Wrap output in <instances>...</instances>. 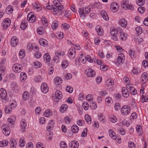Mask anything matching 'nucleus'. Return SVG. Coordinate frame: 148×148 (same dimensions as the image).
Here are the masks:
<instances>
[{"mask_svg": "<svg viewBox=\"0 0 148 148\" xmlns=\"http://www.w3.org/2000/svg\"><path fill=\"white\" fill-rule=\"evenodd\" d=\"M91 9L88 7H83L78 9V13L80 17L82 18H84L86 17V15L89 13L91 11Z\"/></svg>", "mask_w": 148, "mask_h": 148, "instance_id": "f257e3e1", "label": "nucleus"}, {"mask_svg": "<svg viewBox=\"0 0 148 148\" xmlns=\"http://www.w3.org/2000/svg\"><path fill=\"white\" fill-rule=\"evenodd\" d=\"M11 23L10 19L8 18H7L5 19L2 21L1 26L4 29H6L10 25Z\"/></svg>", "mask_w": 148, "mask_h": 148, "instance_id": "f03ea898", "label": "nucleus"}, {"mask_svg": "<svg viewBox=\"0 0 148 148\" xmlns=\"http://www.w3.org/2000/svg\"><path fill=\"white\" fill-rule=\"evenodd\" d=\"M125 57L123 54L120 53L118 56L116 60V63L118 65H121L125 62Z\"/></svg>", "mask_w": 148, "mask_h": 148, "instance_id": "7ed1b4c3", "label": "nucleus"}, {"mask_svg": "<svg viewBox=\"0 0 148 148\" xmlns=\"http://www.w3.org/2000/svg\"><path fill=\"white\" fill-rule=\"evenodd\" d=\"M3 133L6 136H8L10 133L9 127L7 124H3L1 127Z\"/></svg>", "mask_w": 148, "mask_h": 148, "instance_id": "20e7f679", "label": "nucleus"}, {"mask_svg": "<svg viewBox=\"0 0 148 148\" xmlns=\"http://www.w3.org/2000/svg\"><path fill=\"white\" fill-rule=\"evenodd\" d=\"M130 109L128 106H125L121 109V112L124 115H127L130 114Z\"/></svg>", "mask_w": 148, "mask_h": 148, "instance_id": "39448f33", "label": "nucleus"}, {"mask_svg": "<svg viewBox=\"0 0 148 148\" xmlns=\"http://www.w3.org/2000/svg\"><path fill=\"white\" fill-rule=\"evenodd\" d=\"M22 65L18 63L14 64L12 66L13 70L16 73L21 72L22 70Z\"/></svg>", "mask_w": 148, "mask_h": 148, "instance_id": "423d86ee", "label": "nucleus"}, {"mask_svg": "<svg viewBox=\"0 0 148 148\" xmlns=\"http://www.w3.org/2000/svg\"><path fill=\"white\" fill-rule=\"evenodd\" d=\"M6 91L5 89L3 88H1V98L2 99V101L5 102L7 101L6 98L7 95Z\"/></svg>", "mask_w": 148, "mask_h": 148, "instance_id": "0eeeda50", "label": "nucleus"}, {"mask_svg": "<svg viewBox=\"0 0 148 148\" xmlns=\"http://www.w3.org/2000/svg\"><path fill=\"white\" fill-rule=\"evenodd\" d=\"M126 87L129 90L130 92L132 95H135L137 94V90L131 84H127Z\"/></svg>", "mask_w": 148, "mask_h": 148, "instance_id": "6e6552de", "label": "nucleus"}, {"mask_svg": "<svg viewBox=\"0 0 148 148\" xmlns=\"http://www.w3.org/2000/svg\"><path fill=\"white\" fill-rule=\"evenodd\" d=\"M75 48L72 47L69 49L68 55L70 58L73 59L75 57L76 54Z\"/></svg>", "mask_w": 148, "mask_h": 148, "instance_id": "1a4fd4ad", "label": "nucleus"}, {"mask_svg": "<svg viewBox=\"0 0 148 148\" xmlns=\"http://www.w3.org/2000/svg\"><path fill=\"white\" fill-rule=\"evenodd\" d=\"M86 75L89 77H92L95 76L96 73L95 71L92 69L89 68L86 69Z\"/></svg>", "mask_w": 148, "mask_h": 148, "instance_id": "9d476101", "label": "nucleus"}, {"mask_svg": "<svg viewBox=\"0 0 148 148\" xmlns=\"http://www.w3.org/2000/svg\"><path fill=\"white\" fill-rule=\"evenodd\" d=\"M16 116L14 115H12L8 119V125L12 127L14 126V122L16 121Z\"/></svg>", "mask_w": 148, "mask_h": 148, "instance_id": "9b49d317", "label": "nucleus"}, {"mask_svg": "<svg viewBox=\"0 0 148 148\" xmlns=\"http://www.w3.org/2000/svg\"><path fill=\"white\" fill-rule=\"evenodd\" d=\"M119 7V6L117 3L114 2L111 4L110 8L113 12H115L118 10Z\"/></svg>", "mask_w": 148, "mask_h": 148, "instance_id": "f8f14e48", "label": "nucleus"}, {"mask_svg": "<svg viewBox=\"0 0 148 148\" xmlns=\"http://www.w3.org/2000/svg\"><path fill=\"white\" fill-rule=\"evenodd\" d=\"M7 69L4 65L1 66V80L2 79V76L5 77L7 76Z\"/></svg>", "mask_w": 148, "mask_h": 148, "instance_id": "ddd939ff", "label": "nucleus"}, {"mask_svg": "<svg viewBox=\"0 0 148 148\" xmlns=\"http://www.w3.org/2000/svg\"><path fill=\"white\" fill-rule=\"evenodd\" d=\"M41 91L44 94L46 93L49 90V88L47 84L45 83H42L41 86Z\"/></svg>", "mask_w": 148, "mask_h": 148, "instance_id": "4468645a", "label": "nucleus"}, {"mask_svg": "<svg viewBox=\"0 0 148 148\" xmlns=\"http://www.w3.org/2000/svg\"><path fill=\"white\" fill-rule=\"evenodd\" d=\"M18 40L16 37L14 36L11 38L10 44L13 47H15L18 45Z\"/></svg>", "mask_w": 148, "mask_h": 148, "instance_id": "2eb2a0df", "label": "nucleus"}, {"mask_svg": "<svg viewBox=\"0 0 148 148\" xmlns=\"http://www.w3.org/2000/svg\"><path fill=\"white\" fill-rule=\"evenodd\" d=\"M122 95L124 97L127 98L129 95V92L128 90L125 87H123L122 88Z\"/></svg>", "mask_w": 148, "mask_h": 148, "instance_id": "dca6fc26", "label": "nucleus"}, {"mask_svg": "<svg viewBox=\"0 0 148 148\" xmlns=\"http://www.w3.org/2000/svg\"><path fill=\"white\" fill-rule=\"evenodd\" d=\"M79 146V143L76 141H71L69 145L70 148H78Z\"/></svg>", "mask_w": 148, "mask_h": 148, "instance_id": "f3484780", "label": "nucleus"}, {"mask_svg": "<svg viewBox=\"0 0 148 148\" xmlns=\"http://www.w3.org/2000/svg\"><path fill=\"white\" fill-rule=\"evenodd\" d=\"M95 29L97 34L99 36H102L103 34V30L101 27L99 25L97 26Z\"/></svg>", "mask_w": 148, "mask_h": 148, "instance_id": "a211bd4d", "label": "nucleus"}, {"mask_svg": "<svg viewBox=\"0 0 148 148\" xmlns=\"http://www.w3.org/2000/svg\"><path fill=\"white\" fill-rule=\"evenodd\" d=\"M20 123L21 129V131L23 132L27 125L26 120L25 119H22Z\"/></svg>", "mask_w": 148, "mask_h": 148, "instance_id": "6ab92c4d", "label": "nucleus"}, {"mask_svg": "<svg viewBox=\"0 0 148 148\" xmlns=\"http://www.w3.org/2000/svg\"><path fill=\"white\" fill-rule=\"evenodd\" d=\"M142 82L143 83L146 82L148 79V75L146 72L143 73L141 75Z\"/></svg>", "mask_w": 148, "mask_h": 148, "instance_id": "aec40b11", "label": "nucleus"}, {"mask_svg": "<svg viewBox=\"0 0 148 148\" xmlns=\"http://www.w3.org/2000/svg\"><path fill=\"white\" fill-rule=\"evenodd\" d=\"M118 33L119 35H120L119 38L121 40H125L127 38V35L126 33L122 32L121 31Z\"/></svg>", "mask_w": 148, "mask_h": 148, "instance_id": "412c9836", "label": "nucleus"}, {"mask_svg": "<svg viewBox=\"0 0 148 148\" xmlns=\"http://www.w3.org/2000/svg\"><path fill=\"white\" fill-rule=\"evenodd\" d=\"M27 19L29 22L31 23H33L35 22V17L34 15L28 14L27 16Z\"/></svg>", "mask_w": 148, "mask_h": 148, "instance_id": "4be33fe9", "label": "nucleus"}, {"mask_svg": "<svg viewBox=\"0 0 148 148\" xmlns=\"http://www.w3.org/2000/svg\"><path fill=\"white\" fill-rule=\"evenodd\" d=\"M110 32L112 36H116L118 33V31L116 28L111 27L110 29Z\"/></svg>", "mask_w": 148, "mask_h": 148, "instance_id": "5701e85b", "label": "nucleus"}, {"mask_svg": "<svg viewBox=\"0 0 148 148\" xmlns=\"http://www.w3.org/2000/svg\"><path fill=\"white\" fill-rule=\"evenodd\" d=\"M100 14L101 17L104 20L108 21L109 20V17L107 15L106 12L104 10H102L100 12Z\"/></svg>", "mask_w": 148, "mask_h": 148, "instance_id": "b1692460", "label": "nucleus"}, {"mask_svg": "<svg viewBox=\"0 0 148 148\" xmlns=\"http://www.w3.org/2000/svg\"><path fill=\"white\" fill-rule=\"evenodd\" d=\"M40 44L42 46L44 47H46L48 44V42L45 39L40 38L39 40Z\"/></svg>", "mask_w": 148, "mask_h": 148, "instance_id": "393cba45", "label": "nucleus"}, {"mask_svg": "<svg viewBox=\"0 0 148 148\" xmlns=\"http://www.w3.org/2000/svg\"><path fill=\"white\" fill-rule=\"evenodd\" d=\"M41 21L42 25L45 27H46L48 26V23L47 19L44 16H42L41 17Z\"/></svg>", "mask_w": 148, "mask_h": 148, "instance_id": "a878e982", "label": "nucleus"}, {"mask_svg": "<svg viewBox=\"0 0 148 148\" xmlns=\"http://www.w3.org/2000/svg\"><path fill=\"white\" fill-rule=\"evenodd\" d=\"M43 58L44 61L47 62H49L51 60L50 55L48 53H46L44 54Z\"/></svg>", "mask_w": 148, "mask_h": 148, "instance_id": "bb28decb", "label": "nucleus"}, {"mask_svg": "<svg viewBox=\"0 0 148 148\" xmlns=\"http://www.w3.org/2000/svg\"><path fill=\"white\" fill-rule=\"evenodd\" d=\"M119 24L122 27H125L127 25V23L126 21L124 18H122L121 19L119 22Z\"/></svg>", "mask_w": 148, "mask_h": 148, "instance_id": "cd10ccee", "label": "nucleus"}, {"mask_svg": "<svg viewBox=\"0 0 148 148\" xmlns=\"http://www.w3.org/2000/svg\"><path fill=\"white\" fill-rule=\"evenodd\" d=\"M114 84V82L113 80H108L106 82V86L107 87L111 88L112 87V86Z\"/></svg>", "mask_w": 148, "mask_h": 148, "instance_id": "c85d7f7f", "label": "nucleus"}, {"mask_svg": "<svg viewBox=\"0 0 148 148\" xmlns=\"http://www.w3.org/2000/svg\"><path fill=\"white\" fill-rule=\"evenodd\" d=\"M105 103L107 106H110L112 103V100L110 97H107L105 99Z\"/></svg>", "mask_w": 148, "mask_h": 148, "instance_id": "c756f323", "label": "nucleus"}, {"mask_svg": "<svg viewBox=\"0 0 148 148\" xmlns=\"http://www.w3.org/2000/svg\"><path fill=\"white\" fill-rule=\"evenodd\" d=\"M37 32L39 35H42L45 33V29L42 27H38L37 29Z\"/></svg>", "mask_w": 148, "mask_h": 148, "instance_id": "7c9ffc66", "label": "nucleus"}, {"mask_svg": "<svg viewBox=\"0 0 148 148\" xmlns=\"http://www.w3.org/2000/svg\"><path fill=\"white\" fill-rule=\"evenodd\" d=\"M55 96L56 99H60L62 98V95L60 91L57 90L55 93Z\"/></svg>", "mask_w": 148, "mask_h": 148, "instance_id": "2f4dec72", "label": "nucleus"}, {"mask_svg": "<svg viewBox=\"0 0 148 148\" xmlns=\"http://www.w3.org/2000/svg\"><path fill=\"white\" fill-rule=\"evenodd\" d=\"M6 12L9 14H11L13 11V7L11 5L8 6L6 8Z\"/></svg>", "mask_w": 148, "mask_h": 148, "instance_id": "473e14b6", "label": "nucleus"}, {"mask_svg": "<svg viewBox=\"0 0 148 148\" xmlns=\"http://www.w3.org/2000/svg\"><path fill=\"white\" fill-rule=\"evenodd\" d=\"M14 109V107H11V106H7L5 108V112L6 114H10L12 112V109Z\"/></svg>", "mask_w": 148, "mask_h": 148, "instance_id": "72a5a7b5", "label": "nucleus"}, {"mask_svg": "<svg viewBox=\"0 0 148 148\" xmlns=\"http://www.w3.org/2000/svg\"><path fill=\"white\" fill-rule=\"evenodd\" d=\"M108 133L110 136L113 139L115 138H116V134L115 132L112 130L110 129L108 131Z\"/></svg>", "mask_w": 148, "mask_h": 148, "instance_id": "f704fd0d", "label": "nucleus"}, {"mask_svg": "<svg viewBox=\"0 0 148 148\" xmlns=\"http://www.w3.org/2000/svg\"><path fill=\"white\" fill-rule=\"evenodd\" d=\"M27 78V75L25 73L22 72L20 75V79L21 81L24 82Z\"/></svg>", "mask_w": 148, "mask_h": 148, "instance_id": "c9c22d12", "label": "nucleus"}, {"mask_svg": "<svg viewBox=\"0 0 148 148\" xmlns=\"http://www.w3.org/2000/svg\"><path fill=\"white\" fill-rule=\"evenodd\" d=\"M52 10L54 15H56L58 12L59 11L56 4H54V5H53Z\"/></svg>", "mask_w": 148, "mask_h": 148, "instance_id": "e433bc0d", "label": "nucleus"}, {"mask_svg": "<svg viewBox=\"0 0 148 148\" xmlns=\"http://www.w3.org/2000/svg\"><path fill=\"white\" fill-rule=\"evenodd\" d=\"M98 119L102 123H103L106 121L105 117L102 114H99Z\"/></svg>", "mask_w": 148, "mask_h": 148, "instance_id": "4c0bfd02", "label": "nucleus"}, {"mask_svg": "<svg viewBox=\"0 0 148 148\" xmlns=\"http://www.w3.org/2000/svg\"><path fill=\"white\" fill-rule=\"evenodd\" d=\"M54 3L56 4L57 6V8L59 11H61L63 8V6L61 5V4L59 1L57 2L56 1H54Z\"/></svg>", "mask_w": 148, "mask_h": 148, "instance_id": "58836bf2", "label": "nucleus"}, {"mask_svg": "<svg viewBox=\"0 0 148 148\" xmlns=\"http://www.w3.org/2000/svg\"><path fill=\"white\" fill-rule=\"evenodd\" d=\"M71 130L74 133H77L79 131V127L75 125H73L71 127Z\"/></svg>", "mask_w": 148, "mask_h": 148, "instance_id": "ea45409f", "label": "nucleus"}, {"mask_svg": "<svg viewBox=\"0 0 148 148\" xmlns=\"http://www.w3.org/2000/svg\"><path fill=\"white\" fill-rule=\"evenodd\" d=\"M29 97V94L27 91H25L22 95L23 99L24 101H26L28 99Z\"/></svg>", "mask_w": 148, "mask_h": 148, "instance_id": "a19ab883", "label": "nucleus"}, {"mask_svg": "<svg viewBox=\"0 0 148 148\" xmlns=\"http://www.w3.org/2000/svg\"><path fill=\"white\" fill-rule=\"evenodd\" d=\"M34 67L35 68H38L41 67L42 64L41 62L38 61H36L33 63Z\"/></svg>", "mask_w": 148, "mask_h": 148, "instance_id": "79ce46f5", "label": "nucleus"}, {"mask_svg": "<svg viewBox=\"0 0 148 148\" xmlns=\"http://www.w3.org/2000/svg\"><path fill=\"white\" fill-rule=\"evenodd\" d=\"M136 131L139 135H141L143 134L142 127L141 126H137L136 127Z\"/></svg>", "mask_w": 148, "mask_h": 148, "instance_id": "37998d69", "label": "nucleus"}, {"mask_svg": "<svg viewBox=\"0 0 148 148\" xmlns=\"http://www.w3.org/2000/svg\"><path fill=\"white\" fill-rule=\"evenodd\" d=\"M19 142L20 143L19 146L20 147H23L24 146L25 144V142L23 137H21L20 138Z\"/></svg>", "mask_w": 148, "mask_h": 148, "instance_id": "c03bdc74", "label": "nucleus"}, {"mask_svg": "<svg viewBox=\"0 0 148 148\" xmlns=\"http://www.w3.org/2000/svg\"><path fill=\"white\" fill-rule=\"evenodd\" d=\"M85 119L87 123L88 124H90L91 123V120L90 117L89 115L87 114L85 116Z\"/></svg>", "mask_w": 148, "mask_h": 148, "instance_id": "a18cd8bd", "label": "nucleus"}, {"mask_svg": "<svg viewBox=\"0 0 148 148\" xmlns=\"http://www.w3.org/2000/svg\"><path fill=\"white\" fill-rule=\"evenodd\" d=\"M132 71L133 73L136 75L140 73V71L136 67H133Z\"/></svg>", "mask_w": 148, "mask_h": 148, "instance_id": "49530a36", "label": "nucleus"}, {"mask_svg": "<svg viewBox=\"0 0 148 148\" xmlns=\"http://www.w3.org/2000/svg\"><path fill=\"white\" fill-rule=\"evenodd\" d=\"M129 3V1L128 0H124L121 3L122 7L123 8L125 9Z\"/></svg>", "mask_w": 148, "mask_h": 148, "instance_id": "de8ad7c7", "label": "nucleus"}, {"mask_svg": "<svg viewBox=\"0 0 148 148\" xmlns=\"http://www.w3.org/2000/svg\"><path fill=\"white\" fill-rule=\"evenodd\" d=\"M62 79L59 77H57L55 78L54 81L55 84H59L61 83Z\"/></svg>", "mask_w": 148, "mask_h": 148, "instance_id": "09e8293b", "label": "nucleus"}, {"mask_svg": "<svg viewBox=\"0 0 148 148\" xmlns=\"http://www.w3.org/2000/svg\"><path fill=\"white\" fill-rule=\"evenodd\" d=\"M52 120L50 121L49 123L47 129L48 131H50L51 129L53 127V122Z\"/></svg>", "mask_w": 148, "mask_h": 148, "instance_id": "8fccbe9b", "label": "nucleus"}, {"mask_svg": "<svg viewBox=\"0 0 148 148\" xmlns=\"http://www.w3.org/2000/svg\"><path fill=\"white\" fill-rule=\"evenodd\" d=\"M67 108V106L66 104L62 105L60 108V110L61 112H63L65 111Z\"/></svg>", "mask_w": 148, "mask_h": 148, "instance_id": "3c124183", "label": "nucleus"}, {"mask_svg": "<svg viewBox=\"0 0 148 148\" xmlns=\"http://www.w3.org/2000/svg\"><path fill=\"white\" fill-rule=\"evenodd\" d=\"M51 114V112L50 110H46L44 113V115L45 117H48Z\"/></svg>", "mask_w": 148, "mask_h": 148, "instance_id": "603ef678", "label": "nucleus"}, {"mask_svg": "<svg viewBox=\"0 0 148 148\" xmlns=\"http://www.w3.org/2000/svg\"><path fill=\"white\" fill-rule=\"evenodd\" d=\"M60 148H68L66 143L63 141L60 142Z\"/></svg>", "mask_w": 148, "mask_h": 148, "instance_id": "864d4df0", "label": "nucleus"}, {"mask_svg": "<svg viewBox=\"0 0 148 148\" xmlns=\"http://www.w3.org/2000/svg\"><path fill=\"white\" fill-rule=\"evenodd\" d=\"M27 24L25 21H23L21 23L20 28L23 29L24 30L27 27Z\"/></svg>", "mask_w": 148, "mask_h": 148, "instance_id": "5fc2aeb1", "label": "nucleus"}, {"mask_svg": "<svg viewBox=\"0 0 148 148\" xmlns=\"http://www.w3.org/2000/svg\"><path fill=\"white\" fill-rule=\"evenodd\" d=\"M61 65L63 68L65 69L68 66V63L66 60H64L62 62Z\"/></svg>", "mask_w": 148, "mask_h": 148, "instance_id": "6e6d98bb", "label": "nucleus"}, {"mask_svg": "<svg viewBox=\"0 0 148 148\" xmlns=\"http://www.w3.org/2000/svg\"><path fill=\"white\" fill-rule=\"evenodd\" d=\"M58 22L56 21H54L52 24V27L53 29H56L58 27Z\"/></svg>", "mask_w": 148, "mask_h": 148, "instance_id": "4d7b16f0", "label": "nucleus"}, {"mask_svg": "<svg viewBox=\"0 0 148 148\" xmlns=\"http://www.w3.org/2000/svg\"><path fill=\"white\" fill-rule=\"evenodd\" d=\"M90 107L92 109L95 110L97 108V105L96 103L92 102Z\"/></svg>", "mask_w": 148, "mask_h": 148, "instance_id": "13d9d810", "label": "nucleus"}, {"mask_svg": "<svg viewBox=\"0 0 148 148\" xmlns=\"http://www.w3.org/2000/svg\"><path fill=\"white\" fill-rule=\"evenodd\" d=\"M25 55L24 50L23 49H21L19 53V55L20 58H23L25 56Z\"/></svg>", "mask_w": 148, "mask_h": 148, "instance_id": "bf43d9fd", "label": "nucleus"}, {"mask_svg": "<svg viewBox=\"0 0 148 148\" xmlns=\"http://www.w3.org/2000/svg\"><path fill=\"white\" fill-rule=\"evenodd\" d=\"M82 107L85 110H87L89 108L88 104L86 102H84L82 104Z\"/></svg>", "mask_w": 148, "mask_h": 148, "instance_id": "052dcab7", "label": "nucleus"}, {"mask_svg": "<svg viewBox=\"0 0 148 148\" xmlns=\"http://www.w3.org/2000/svg\"><path fill=\"white\" fill-rule=\"evenodd\" d=\"M1 147L7 145L8 143V141L6 140H3L1 141Z\"/></svg>", "mask_w": 148, "mask_h": 148, "instance_id": "680f3d73", "label": "nucleus"}, {"mask_svg": "<svg viewBox=\"0 0 148 148\" xmlns=\"http://www.w3.org/2000/svg\"><path fill=\"white\" fill-rule=\"evenodd\" d=\"M31 49L35 51H37L39 50V48L35 44H32L31 45Z\"/></svg>", "mask_w": 148, "mask_h": 148, "instance_id": "e2e57ef3", "label": "nucleus"}, {"mask_svg": "<svg viewBox=\"0 0 148 148\" xmlns=\"http://www.w3.org/2000/svg\"><path fill=\"white\" fill-rule=\"evenodd\" d=\"M142 99H141L142 102H148V96H145V95H143L142 96Z\"/></svg>", "mask_w": 148, "mask_h": 148, "instance_id": "0e129e2a", "label": "nucleus"}, {"mask_svg": "<svg viewBox=\"0 0 148 148\" xmlns=\"http://www.w3.org/2000/svg\"><path fill=\"white\" fill-rule=\"evenodd\" d=\"M66 91L69 93H71L73 91V88L71 86H67L66 88Z\"/></svg>", "mask_w": 148, "mask_h": 148, "instance_id": "69168bd1", "label": "nucleus"}, {"mask_svg": "<svg viewBox=\"0 0 148 148\" xmlns=\"http://www.w3.org/2000/svg\"><path fill=\"white\" fill-rule=\"evenodd\" d=\"M145 0H138L137 4L139 6L143 5L145 2Z\"/></svg>", "mask_w": 148, "mask_h": 148, "instance_id": "338daca9", "label": "nucleus"}, {"mask_svg": "<svg viewBox=\"0 0 148 148\" xmlns=\"http://www.w3.org/2000/svg\"><path fill=\"white\" fill-rule=\"evenodd\" d=\"M128 146L129 148H136L135 144L132 142H130L128 143Z\"/></svg>", "mask_w": 148, "mask_h": 148, "instance_id": "774afa93", "label": "nucleus"}]
</instances>
